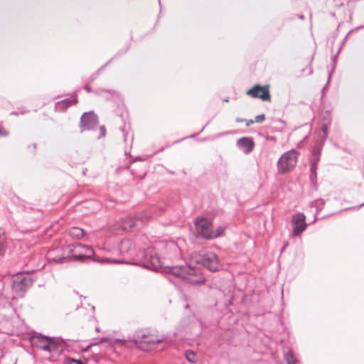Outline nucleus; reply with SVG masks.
I'll list each match as a JSON object with an SVG mask.
<instances>
[{
    "label": "nucleus",
    "mask_w": 364,
    "mask_h": 364,
    "mask_svg": "<svg viewBox=\"0 0 364 364\" xmlns=\"http://www.w3.org/2000/svg\"><path fill=\"white\" fill-rule=\"evenodd\" d=\"M156 249L158 253L150 249L146 250L144 257L146 262L143 266L155 271L164 267L171 273V267L176 265H171L170 262L178 258L181 254L177 243L173 240L159 241L156 245Z\"/></svg>",
    "instance_id": "f257e3e1"
},
{
    "label": "nucleus",
    "mask_w": 364,
    "mask_h": 364,
    "mask_svg": "<svg viewBox=\"0 0 364 364\" xmlns=\"http://www.w3.org/2000/svg\"><path fill=\"white\" fill-rule=\"evenodd\" d=\"M28 340L33 347L50 353L51 356L49 357V360L51 361L55 360V356L63 350L61 342L54 337L34 332L33 335L30 336Z\"/></svg>",
    "instance_id": "f03ea898"
},
{
    "label": "nucleus",
    "mask_w": 364,
    "mask_h": 364,
    "mask_svg": "<svg viewBox=\"0 0 364 364\" xmlns=\"http://www.w3.org/2000/svg\"><path fill=\"white\" fill-rule=\"evenodd\" d=\"M189 265H179L171 267V273L174 276L192 284H200L205 282V279L199 269Z\"/></svg>",
    "instance_id": "7ed1b4c3"
},
{
    "label": "nucleus",
    "mask_w": 364,
    "mask_h": 364,
    "mask_svg": "<svg viewBox=\"0 0 364 364\" xmlns=\"http://www.w3.org/2000/svg\"><path fill=\"white\" fill-rule=\"evenodd\" d=\"M119 254L123 259H117L108 257L95 258V261L99 262L114 263V264H131V259L137 256V252L135 245L129 239H124L119 245Z\"/></svg>",
    "instance_id": "20e7f679"
},
{
    "label": "nucleus",
    "mask_w": 364,
    "mask_h": 364,
    "mask_svg": "<svg viewBox=\"0 0 364 364\" xmlns=\"http://www.w3.org/2000/svg\"><path fill=\"white\" fill-rule=\"evenodd\" d=\"M150 218L151 215L149 212L140 213L134 217L130 216L122 219L117 225L118 228L125 231L139 230L146 224Z\"/></svg>",
    "instance_id": "39448f33"
},
{
    "label": "nucleus",
    "mask_w": 364,
    "mask_h": 364,
    "mask_svg": "<svg viewBox=\"0 0 364 364\" xmlns=\"http://www.w3.org/2000/svg\"><path fill=\"white\" fill-rule=\"evenodd\" d=\"M190 262L202 265L210 272L219 271L222 267L218 256L212 252L192 256Z\"/></svg>",
    "instance_id": "423d86ee"
},
{
    "label": "nucleus",
    "mask_w": 364,
    "mask_h": 364,
    "mask_svg": "<svg viewBox=\"0 0 364 364\" xmlns=\"http://www.w3.org/2000/svg\"><path fill=\"white\" fill-rule=\"evenodd\" d=\"M165 336H154L146 334L141 331L136 333L134 337V343L140 349L144 351L151 350L154 348L156 344L163 343L166 340Z\"/></svg>",
    "instance_id": "0eeeda50"
},
{
    "label": "nucleus",
    "mask_w": 364,
    "mask_h": 364,
    "mask_svg": "<svg viewBox=\"0 0 364 364\" xmlns=\"http://www.w3.org/2000/svg\"><path fill=\"white\" fill-rule=\"evenodd\" d=\"M35 279L26 272L17 274L12 282V289L16 294L23 296L25 292L32 286Z\"/></svg>",
    "instance_id": "6e6552de"
},
{
    "label": "nucleus",
    "mask_w": 364,
    "mask_h": 364,
    "mask_svg": "<svg viewBox=\"0 0 364 364\" xmlns=\"http://www.w3.org/2000/svg\"><path fill=\"white\" fill-rule=\"evenodd\" d=\"M64 252H68L72 257L78 260H82L85 257L91 258L94 255L92 248L78 242L68 245L65 247Z\"/></svg>",
    "instance_id": "1a4fd4ad"
},
{
    "label": "nucleus",
    "mask_w": 364,
    "mask_h": 364,
    "mask_svg": "<svg viewBox=\"0 0 364 364\" xmlns=\"http://www.w3.org/2000/svg\"><path fill=\"white\" fill-rule=\"evenodd\" d=\"M297 163V152L291 150L285 152L279 158L277 162V168L279 173L284 174L291 171Z\"/></svg>",
    "instance_id": "9d476101"
},
{
    "label": "nucleus",
    "mask_w": 364,
    "mask_h": 364,
    "mask_svg": "<svg viewBox=\"0 0 364 364\" xmlns=\"http://www.w3.org/2000/svg\"><path fill=\"white\" fill-rule=\"evenodd\" d=\"M291 224L293 230L291 235L298 236L301 234L306 228V216L302 213H297L292 215Z\"/></svg>",
    "instance_id": "9b49d317"
},
{
    "label": "nucleus",
    "mask_w": 364,
    "mask_h": 364,
    "mask_svg": "<svg viewBox=\"0 0 364 364\" xmlns=\"http://www.w3.org/2000/svg\"><path fill=\"white\" fill-rule=\"evenodd\" d=\"M197 234L205 239H213L211 235L212 224L203 218H198L195 221Z\"/></svg>",
    "instance_id": "f8f14e48"
},
{
    "label": "nucleus",
    "mask_w": 364,
    "mask_h": 364,
    "mask_svg": "<svg viewBox=\"0 0 364 364\" xmlns=\"http://www.w3.org/2000/svg\"><path fill=\"white\" fill-rule=\"evenodd\" d=\"M98 125V119L93 112L84 113L80 119L81 131L93 130Z\"/></svg>",
    "instance_id": "ddd939ff"
},
{
    "label": "nucleus",
    "mask_w": 364,
    "mask_h": 364,
    "mask_svg": "<svg viewBox=\"0 0 364 364\" xmlns=\"http://www.w3.org/2000/svg\"><path fill=\"white\" fill-rule=\"evenodd\" d=\"M247 95L254 98H259L263 101H269L271 99L269 86L256 85L247 91Z\"/></svg>",
    "instance_id": "4468645a"
},
{
    "label": "nucleus",
    "mask_w": 364,
    "mask_h": 364,
    "mask_svg": "<svg viewBox=\"0 0 364 364\" xmlns=\"http://www.w3.org/2000/svg\"><path fill=\"white\" fill-rule=\"evenodd\" d=\"M237 146L245 154H249L252 151L255 147V143L252 138L244 136L237 139Z\"/></svg>",
    "instance_id": "2eb2a0df"
},
{
    "label": "nucleus",
    "mask_w": 364,
    "mask_h": 364,
    "mask_svg": "<svg viewBox=\"0 0 364 364\" xmlns=\"http://www.w3.org/2000/svg\"><path fill=\"white\" fill-rule=\"evenodd\" d=\"M331 114L330 111H326L321 118V129L322 131L323 135L321 136L323 141H324L327 136L328 133L329 127L331 124Z\"/></svg>",
    "instance_id": "dca6fc26"
},
{
    "label": "nucleus",
    "mask_w": 364,
    "mask_h": 364,
    "mask_svg": "<svg viewBox=\"0 0 364 364\" xmlns=\"http://www.w3.org/2000/svg\"><path fill=\"white\" fill-rule=\"evenodd\" d=\"M77 102V99L75 96L73 99L66 98L55 104V109L57 112H64L72 105H75Z\"/></svg>",
    "instance_id": "f3484780"
},
{
    "label": "nucleus",
    "mask_w": 364,
    "mask_h": 364,
    "mask_svg": "<svg viewBox=\"0 0 364 364\" xmlns=\"http://www.w3.org/2000/svg\"><path fill=\"white\" fill-rule=\"evenodd\" d=\"M55 252H60V250H52L48 252V259L50 261H53L55 263H64L68 261H70V257L68 256H59L55 255Z\"/></svg>",
    "instance_id": "a211bd4d"
},
{
    "label": "nucleus",
    "mask_w": 364,
    "mask_h": 364,
    "mask_svg": "<svg viewBox=\"0 0 364 364\" xmlns=\"http://www.w3.org/2000/svg\"><path fill=\"white\" fill-rule=\"evenodd\" d=\"M125 342L126 341L124 340L103 337V338H101L98 342L92 343L90 346H95L97 343H107L110 346H114L117 344L123 345L124 343H125Z\"/></svg>",
    "instance_id": "6ab92c4d"
},
{
    "label": "nucleus",
    "mask_w": 364,
    "mask_h": 364,
    "mask_svg": "<svg viewBox=\"0 0 364 364\" xmlns=\"http://www.w3.org/2000/svg\"><path fill=\"white\" fill-rule=\"evenodd\" d=\"M69 235L75 239H80L85 235L84 230L78 227H73L68 230Z\"/></svg>",
    "instance_id": "aec40b11"
},
{
    "label": "nucleus",
    "mask_w": 364,
    "mask_h": 364,
    "mask_svg": "<svg viewBox=\"0 0 364 364\" xmlns=\"http://www.w3.org/2000/svg\"><path fill=\"white\" fill-rule=\"evenodd\" d=\"M324 205V200L319 198L311 202V208H314L316 210V212H318L323 209Z\"/></svg>",
    "instance_id": "412c9836"
},
{
    "label": "nucleus",
    "mask_w": 364,
    "mask_h": 364,
    "mask_svg": "<svg viewBox=\"0 0 364 364\" xmlns=\"http://www.w3.org/2000/svg\"><path fill=\"white\" fill-rule=\"evenodd\" d=\"M284 359L287 364H297L298 360L294 357L292 352L289 350L284 355Z\"/></svg>",
    "instance_id": "4be33fe9"
},
{
    "label": "nucleus",
    "mask_w": 364,
    "mask_h": 364,
    "mask_svg": "<svg viewBox=\"0 0 364 364\" xmlns=\"http://www.w3.org/2000/svg\"><path fill=\"white\" fill-rule=\"evenodd\" d=\"M317 166H318V164H311V167H310V172H311L310 180H311L312 183H316V177H317L316 170H317Z\"/></svg>",
    "instance_id": "5701e85b"
},
{
    "label": "nucleus",
    "mask_w": 364,
    "mask_h": 364,
    "mask_svg": "<svg viewBox=\"0 0 364 364\" xmlns=\"http://www.w3.org/2000/svg\"><path fill=\"white\" fill-rule=\"evenodd\" d=\"M185 356L186 360L191 363H196L197 362V355L192 350H187L185 353Z\"/></svg>",
    "instance_id": "b1692460"
},
{
    "label": "nucleus",
    "mask_w": 364,
    "mask_h": 364,
    "mask_svg": "<svg viewBox=\"0 0 364 364\" xmlns=\"http://www.w3.org/2000/svg\"><path fill=\"white\" fill-rule=\"evenodd\" d=\"M4 300H8V296L4 290V282L0 279V304L3 303Z\"/></svg>",
    "instance_id": "393cba45"
},
{
    "label": "nucleus",
    "mask_w": 364,
    "mask_h": 364,
    "mask_svg": "<svg viewBox=\"0 0 364 364\" xmlns=\"http://www.w3.org/2000/svg\"><path fill=\"white\" fill-rule=\"evenodd\" d=\"M319 150L314 149L310 159V164H318L320 160Z\"/></svg>",
    "instance_id": "a878e982"
},
{
    "label": "nucleus",
    "mask_w": 364,
    "mask_h": 364,
    "mask_svg": "<svg viewBox=\"0 0 364 364\" xmlns=\"http://www.w3.org/2000/svg\"><path fill=\"white\" fill-rule=\"evenodd\" d=\"M211 232H212L211 235H213V238H215V237H219L223 235V233L224 232V228L223 227L220 226V227H218L215 230H214L212 228Z\"/></svg>",
    "instance_id": "bb28decb"
},
{
    "label": "nucleus",
    "mask_w": 364,
    "mask_h": 364,
    "mask_svg": "<svg viewBox=\"0 0 364 364\" xmlns=\"http://www.w3.org/2000/svg\"><path fill=\"white\" fill-rule=\"evenodd\" d=\"M341 50V46L339 47L336 54L334 55L333 56H332V58H331V60L333 61V68H332V71L328 75V81H329L331 80V73L333 71V70L336 68V58H338V55H339Z\"/></svg>",
    "instance_id": "cd10ccee"
},
{
    "label": "nucleus",
    "mask_w": 364,
    "mask_h": 364,
    "mask_svg": "<svg viewBox=\"0 0 364 364\" xmlns=\"http://www.w3.org/2000/svg\"><path fill=\"white\" fill-rule=\"evenodd\" d=\"M111 61V60L109 61H108L105 65H104L102 67H101L97 72H95L94 74L92 75V76L90 77V81L92 82L94 81L95 79H97L98 77V76L100 75V72L105 69V68L109 63V62Z\"/></svg>",
    "instance_id": "c85d7f7f"
},
{
    "label": "nucleus",
    "mask_w": 364,
    "mask_h": 364,
    "mask_svg": "<svg viewBox=\"0 0 364 364\" xmlns=\"http://www.w3.org/2000/svg\"><path fill=\"white\" fill-rule=\"evenodd\" d=\"M5 236L3 232L0 230V255L3 254L5 248Z\"/></svg>",
    "instance_id": "c756f323"
},
{
    "label": "nucleus",
    "mask_w": 364,
    "mask_h": 364,
    "mask_svg": "<svg viewBox=\"0 0 364 364\" xmlns=\"http://www.w3.org/2000/svg\"><path fill=\"white\" fill-rule=\"evenodd\" d=\"M102 92H108L109 93L110 95H114L115 94H117V92L114 91V90H94L93 93H95V95H100Z\"/></svg>",
    "instance_id": "7c9ffc66"
},
{
    "label": "nucleus",
    "mask_w": 364,
    "mask_h": 364,
    "mask_svg": "<svg viewBox=\"0 0 364 364\" xmlns=\"http://www.w3.org/2000/svg\"><path fill=\"white\" fill-rule=\"evenodd\" d=\"M67 364H83V363L80 360L74 359V358H68L66 360Z\"/></svg>",
    "instance_id": "2f4dec72"
},
{
    "label": "nucleus",
    "mask_w": 364,
    "mask_h": 364,
    "mask_svg": "<svg viewBox=\"0 0 364 364\" xmlns=\"http://www.w3.org/2000/svg\"><path fill=\"white\" fill-rule=\"evenodd\" d=\"M265 119L264 114L257 115L255 119V122L257 123H262Z\"/></svg>",
    "instance_id": "473e14b6"
},
{
    "label": "nucleus",
    "mask_w": 364,
    "mask_h": 364,
    "mask_svg": "<svg viewBox=\"0 0 364 364\" xmlns=\"http://www.w3.org/2000/svg\"><path fill=\"white\" fill-rule=\"evenodd\" d=\"M100 136H97L98 139H100L102 136H105L106 134V129L104 126L100 127Z\"/></svg>",
    "instance_id": "72a5a7b5"
},
{
    "label": "nucleus",
    "mask_w": 364,
    "mask_h": 364,
    "mask_svg": "<svg viewBox=\"0 0 364 364\" xmlns=\"http://www.w3.org/2000/svg\"><path fill=\"white\" fill-rule=\"evenodd\" d=\"M352 32V31H349L346 35V36L344 37V38L343 39V41H341V48H343V46L345 45V43H346V41L349 36V35L350 34V33Z\"/></svg>",
    "instance_id": "f704fd0d"
},
{
    "label": "nucleus",
    "mask_w": 364,
    "mask_h": 364,
    "mask_svg": "<svg viewBox=\"0 0 364 364\" xmlns=\"http://www.w3.org/2000/svg\"><path fill=\"white\" fill-rule=\"evenodd\" d=\"M8 133L6 132L3 127L0 125V136H7Z\"/></svg>",
    "instance_id": "c9c22d12"
},
{
    "label": "nucleus",
    "mask_w": 364,
    "mask_h": 364,
    "mask_svg": "<svg viewBox=\"0 0 364 364\" xmlns=\"http://www.w3.org/2000/svg\"><path fill=\"white\" fill-rule=\"evenodd\" d=\"M85 90L87 92H93L94 90L88 85H85Z\"/></svg>",
    "instance_id": "e433bc0d"
},
{
    "label": "nucleus",
    "mask_w": 364,
    "mask_h": 364,
    "mask_svg": "<svg viewBox=\"0 0 364 364\" xmlns=\"http://www.w3.org/2000/svg\"><path fill=\"white\" fill-rule=\"evenodd\" d=\"M122 131L123 132L124 140L127 141V133H124V129H122Z\"/></svg>",
    "instance_id": "4c0bfd02"
},
{
    "label": "nucleus",
    "mask_w": 364,
    "mask_h": 364,
    "mask_svg": "<svg viewBox=\"0 0 364 364\" xmlns=\"http://www.w3.org/2000/svg\"><path fill=\"white\" fill-rule=\"evenodd\" d=\"M253 123H254L253 120H249V121L247 122L246 125L248 127V126H250V124H252Z\"/></svg>",
    "instance_id": "58836bf2"
},
{
    "label": "nucleus",
    "mask_w": 364,
    "mask_h": 364,
    "mask_svg": "<svg viewBox=\"0 0 364 364\" xmlns=\"http://www.w3.org/2000/svg\"><path fill=\"white\" fill-rule=\"evenodd\" d=\"M227 134H228V132L219 133L218 134L216 135L215 137H219V136H223V135Z\"/></svg>",
    "instance_id": "ea45409f"
},
{
    "label": "nucleus",
    "mask_w": 364,
    "mask_h": 364,
    "mask_svg": "<svg viewBox=\"0 0 364 364\" xmlns=\"http://www.w3.org/2000/svg\"><path fill=\"white\" fill-rule=\"evenodd\" d=\"M197 134H193L190 135L188 137H189V138H194V137H196V135H197Z\"/></svg>",
    "instance_id": "a19ab883"
},
{
    "label": "nucleus",
    "mask_w": 364,
    "mask_h": 364,
    "mask_svg": "<svg viewBox=\"0 0 364 364\" xmlns=\"http://www.w3.org/2000/svg\"><path fill=\"white\" fill-rule=\"evenodd\" d=\"M363 206H364V203L360 204V205H358L357 208H359L363 207ZM354 208H356V206H354Z\"/></svg>",
    "instance_id": "79ce46f5"
},
{
    "label": "nucleus",
    "mask_w": 364,
    "mask_h": 364,
    "mask_svg": "<svg viewBox=\"0 0 364 364\" xmlns=\"http://www.w3.org/2000/svg\"><path fill=\"white\" fill-rule=\"evenodd\" d=\"M236 121H237V122H243V121H244V119L237 118V119H236Z\"/></svg>",
    "instance_id": "37998d69"
},
{
    "label": "nucleus",
    "mask_w": 364,
    "mask_h": 364,
    "mask_svg": "<svg viewBox=\"0 0 364 364\" xmlns=\"http://www.w3.org/2000/svg\"><path fill=\"white\" fill-rule=\"evenodd\" d=\"M11 114H14V115H18V114H19V113H18V112H11Z\"/></svg>",
    "instance_id": "c03bdc74"
},
{
    "label": "nucleus",
    "mask_w": 364,
    "mask_h": 364,
    "mask_svg": "<svg viewBox=\"0 0 364 364\" xmlns=\"http://www.w3.org/2000/svg\"><path fill=\"white\" fill-rule=\"evenodd\" d=\"M26 112H27V111H21V112H20V114H25V113H26Z\"/></svg>",
    "instance_id": "a18cd8bd"
},
{
    "label": "nucleus",
    "mask_w": 364,
    "mask_h": 364,
    "mask_svg": "<svg viewBox=\"0 0 364 364\" xmlns=\"http://www.w3.org/2000/svg\"><path fill=\"white\" fill-rule=\"evenodd\" d=\"M205 126H204V127L201 129V130L200 131V132H202L204 130V129H205Z\"/></svg>",
    "instance_id": "49530a36"
},
{
    "label": "nucleus",
    "mask_w": 364,
    "mask_h": 364,
    "mask_svg": "<svg viewBox=\"0 0 364 364\" xmlns=\"http://www.w3.org/2000/svg\"><path fill=\"white\" fill-rule=\"evenodd\" d=\"M299 18H301V19H303L304 18V16H302V15L299 16Z\"/></svg>",
    "instance_id": "de8ad7c7"
},
{
    "label": "nucleus",
    "mask_w": 364,
    "mask_h": 364,
    "mask_svg": "<svg viewBox=\"0 0 364 364\" xmlns=\"http://www.w3.org/2000/svg\"><path fill=\"white\" fill-rule=\"evenodd\" d=\"M287 245H288V243L287 242V243L284 245V246L283 249H284L285 247H287Z\"/></svg>",
    "instance_id": "09e8293b"
},
{
    "label": "nucleus",
    "mask_w": 364,
    "mask_h": 364,
    "mask_svg": "<svg viewBox=\"0 0 364 364\" xmlns=\"http://www.w3.org/2000/svg\"><path fill=\"white\" fill-rule=\"evenodd\" d=\"M224 101L227 102L229 101V100H228V98H226V99L224 100Z\"/></svg>",
    "instance_id": "8fccbe9b"
},
{
    "label": "nucleus",
    "mask_w": 364,
    "mask_h": 364,
    "mask_svg": "<svg viewBox=\"0 0 364 364\" xmlns=\"http://www.w3.org/2000/svg\"><path fill=\"white\" fill-rule=\"evenodd\" d=\"M76 251H77V252H78V251H82V249H78V248H77V249H76Z\"/></svg>",
    "instance_id": "3c124183"
},
{
    "label": "nucleus",
    "mask_w": 364,
    "mask_h": 364,
    "mask_svg": "<svg viewBox=\"0 0 364 364\" xmlns=\"http://www.w3.org/2000/svg\"><path fill=\"white\" fill-rule=\"evenodd\" d=\"M136 160H141V159L140 157H137Z\"/></svg>",
    "instance_id": "603ef678"
},
{
    "label": "nucleus",
    "mask_w": 364,
    "mask_h": 364,
    "mask_svg": "<svg viewBox=\"0 0 364 364\" xmlns=\"http://www.w3.org/2000/svg\"><path fill=\"white\" fill-rule=\"evenodd\" d=\"M182 139H180V140H178V141H176L175 143H178V141H181Z\"/></svg>",
    "instance_id": "864d4df0"
}]
</instances>
